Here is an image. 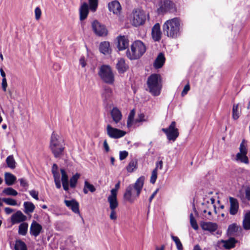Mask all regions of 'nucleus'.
<instances>
[{
  "label": "nucleus",
  "mask_w": 250,
  "mask_h": 250,
  "mask_svg": "<svg viewBox=\"0 0 250 250\" xmlns=\"http://www.w3.org/2000/svg\"><path fill=\"white\" fill-rule=\"evenodd\" d=\"M90 10L88 4L86 2L82 4L79 9L80 20L83 21L86 19Z\"/></svg>",
  "instance_id": "f3484780"
},
{
  "label": "nucleus",
  "mask_w": 250,
  "mask_h": 250,
  "mask_svg": "<svg viewBox=\"0 0 250 250\" xmlns=\"http://www.w3.org/2000/svg\"><path fill=\"white\" fill-rule=\"evenodd\" d=\"M230 202L229 213L231 215H234L237 214L239 209V203L238 200L233 197L229 198Z\"/></svg>",
  "instance_id": "a211bd4d"
},
{
  "label": "nucleus",
  "mask_w": 250,
  "mask_h": 250,
  "mask_svg": "<svg viewBox=\"0 0 250 250\" xmlns=\"http://www.w3.org/2000/svg\"><path fill=\"white\" fill-rule=\"evenodd\" d=\"M239 117L238 105L234 104L232 108V118L234 120H237Z\"/></svg>",
  "instance_id": "c03bdc74"
},
{
  "label": "nucleus",
  "mask_w": 250,
  "mask_h": 250,
  "mask_svg": "<svg viewBox=\"0 0 250 250\" xmlns=\"http://www.w3.org/2000/svg\"><path fill=\"white\" fill-rule=\"evenodd\" d=\"M151 35L155 41H159L161 38L162 32H151Z\"/></svg>",
  "instance_id": "09e8293b"
},
{
  "label": "nucleus",
  "mask_w": 250,
  "mask_h": 250,
  "mask_svg": "<svg viewBox=\"0 0 250 250\" xmlns=\"http://www.w3.org/2000/svg\"><path fill=\"white\" fill-rule=\"evenodd\" d=\"M49 148L56 158H60L64 154V141L54 131L52 132L50 137Z\"/></svg>",
  "instance_id": "f03ea898"
},
{
  "label": "nucleus",
  "mask_w": 250,
  "mask_h": 250,
  "mask_svg": "<svg viewBox=\"0 0 250 250\" xmlns=\"http://www.w3.org/2000/svg\"><path fill=\"white\" fill-rule=\"evenodd\" d=\"M88 190L91 192H94L95 191L96 188L93 185L90 184L88 181H85L83 191L84 194H87Z\"/></svg>",
  "instance_id": "2f4dec72"
},
{
  "label": "nucleus",
  "mask_w": 250,
  "mask_h": 250,
  "mask_svg": "<svg viewBox=\"0 0 250 250\" xmlns=\"http://www.w3.org/2000/svg\"><path fill=\"white\" fill-rule=\"evenodd\" d=\"M135 114V112L134 109L131 110L130 112L129 113L127 120V125L128 126H130L131 125V124L134 119Z\"/></svg>",
  "instance_id": "37998d69"
},
{
  "label": "nucleus",
  "mask_w": 250,
  "mask_h": 250,
  "mask_svg": "<svg viewBox=\"0 0 250 250\" xmlns=\"http://www.w3.org/2000/svg\"><path fill=\"white\" fill-rule=\"evenodd\" d=\"M62 185L63 189L65 191H68L69 189V183L68 181L62 182Z\"/></svg>",
  "instance_id": "e2e57ef3"
},
{
  "label": "nucleus",
  "mask_w": 250,
  "mask_h": 250,
  "mask_svg": "<svg viewBox=\"0 0 250 250\" xmlns=\"http://www.w3.org/2000/svg\"><path fill=\"white\" fill-rule=\"evenodd\" d=\"M167 35L168 37L172 38H177L180 35V32H166Z\"/></svg>",
  "instance_id": "5fc2aeb1"
},
{
  "label": "nucleus",
  "mask_w": 250,
  "mask_h": 250,
  "mask_svg": "<svg viewBox=\"0 0 250 250\" xmlns=\"http://www.w3.org/2000/svg\"><path fill=\"white\" fill-rule=\"evenodd\" d=\"M147 85L149 92L152 95H159L162 87L161 76L158 74L150 75L147 78Z\"/></svg>",
  "instance_id": "7ed1b4c3"
},
{
  "label": "nucleus",
  "mask_w": 250,
  "mask_h": 250,
  "mask_svg": "<svg viewBox=\"0 0 250 250\" xmlns=\"http://www.w3.org/2000/svg\"><path fill=\"white\" fill-rule=\"evenodd\" d=\"M145 116L144 114L143 113H140L138 114L137 118L136 119V122H141L145 121L146 120L145 119Z\"/></svg>",
  "instance_id": "4d7b16f0"
},
{
  "label": "nucleus",
  "mask_w": 250,
  "mask_h": 250,
  "mask_svg": "<svg viewBox=\"0 0 250 250\" xmlns=\"http://www.w3.org/2000/svg\"><path fill=\"white\" fill-rule=\"evenodd\" d=\"M137 167V161L132 160L126 167V170L128 172H132Z\"/></svg>",
  "instance_id": "e433bc0d"
},
{
  "label": "nucleus",
  "mask_w": 250,
  "mask_h": 250,
  "mask_svg": "<svg viewBox=\"0 0 250 250\" xmlns=\"http://www.w3.org/2000/svg\"><path fill=\"white\" fill-rule=\"evenodd\" d=\"M117 216L115 209H111V213L110 214V219L111 220H115L117 219Z\"/></svg>",
  "instance_id": "13d9d810"
},
{
  "label": "nucleus",
  "mask_w": 250,
  "mask_h": 250,
  "mask_svg": "<svg viewBox=\"0 0 250 250\" xmlns=\"http://www.w3.org/2000/svg\"><path fill=\"white\" fill-rule=\"evenodd\" d=\"M240 152L239 153H242L243 154H247L248 152V150L247 147L245 144V141L243 140L240 145L239 147Z\"/></svg>",
  "instance_id": "a18cd8bd"
},
{
  "label": "nucleus",
  "mask_w": 250,
  "mask_h": 250,
  "mask_svg": "<svg viewBox=\"0 0 250 250\" xmlns=\"http://www.w3.org/2000/svg\"><path fill=\"white\" fill-rule=\"evenodd\" d=\"M117 47L119 51L127 48L129 46L128 39L125 36H119L117 38Z\"/></svg>",
  "instance_id": "f8f14e48"
},
{
  "label": "nucleus",
  "mask_w": 250,
  "mask_h": 250,
  "mask_svg": "<svg viewBox=\"0 0 250 250\" xmlns=\"http://www.w3.org/2000/svg\"><path fill=\"white\" fill-rule=\"evenodd\" d=\"M35 18L36 20H39L41 18L42 12L41 9L37 7L35 8Z\"/></svg>",
  "instance_id": "3c124183"
},
{
  "label": "nucleus",
  "mask_w": 250,
  "mask_h": 250,
  "mask_svg": "<svg viewBox=\"0 0 250 250\" xmlns=\"http://www.w3.org/2000/svg\"><path fill=\"white\" fill-rule=\"evenodd\" d=\"M26 219L27 217L21 210H18L16 213L12 215L11 221L12 225H14L21 222L23 223Z\"/></svg>",
  "instance_id": "9b49d317"
},
{
  "label": "nucleus",
  "mask_w": 250,
  "mask_h": 250,
  "mask_svg": "<svg viewBox=\"0 0 250 250\" xmlns=\"http://www.w3.org/2000/svg\"><path fill=\"white\" fill-rule=\"evenodd\" d=\"M190 89V86L188 84H187V85H186L181 93V95L182 96H184L185 95H186L188 92L189 90Z\"/></svg>",
  "instance_id": "6e6d98bb"
},
{
  "label": "nucleus",
  "mask_w": 250,
  "mask_h": 250,
  "mask_svg": "<svg viewBox=\"0 0 250 250\" xmlns=\"http://www.w3.org/2000/svg\"><path fill=\"white\" fill-rule=\"evenodd\" d=\"M53 175V178L55 180H60V175L59 171H57L52 173Z\"/></svg>",
  "instance_id": "69168bd1"
},
{
  "label": "nucleus",
  "mask_w": 250,
  "mask_h": 250,
  "mask_svg": "<svg viewBox=\"0 0 250 250\" xmlns=\"http://www.w3.org/2000/svg\"><path fill=\"white\" fill-rule=\"evenodd\" d=\"M23 207L24 208V212L27 214L32 213L35 209V205L31 202H24Z\"/></svg>",
  "instance_id": "a878e982"
},
{
  "label": "nucleus",
  "mask_w": 250,
  "mask_h": 250,
  "mask_svg": "<svg viewBox=\"0 0 250 250\" xmlns=\"http://www.w3.org/2000/svg\"><path fill=\"white\" fill-rule=\"evenodd\" d=\"M112 95V90L110 87L108 86L104 87V92L102 93V97L105 101H107L111 97Z\"/></svg>",
  "instance_id": "c85d7f7f"
},
{
  "label": "nucleus",
  "mask_w": 250,
  "mask_h": 250,
  "mask_svg": "<svg viewBox=\"0 0 250 250\" xmlns=\"http://www.w3.org/2000/svg\"><path fill=\"white\" fill-rule=\"evenodd\" d=\"M80 177V174L76 173L75 175H73L70 179V186L71 188H74L76 187L78 180Z\"/></svg>",
  "instance_id": "f704fd0d"
},
{
  "label": "nucleus",
  "mask_w": 250,
  "mask_h": 250,
  "mask_svg": "<svg viewBox=\"0 0 250 250\" xmlns=\"http://www.w3.org/2000/svg\"><path fill=\"white\" fill-rule=\"evenodd\" d=\"M28 225L27 223H21L19 226L18 233L20 235L25 236L27 233Z\"/></svg>",
  "instance_id": "7c9ffc66"
},
{
  "label": "nucleus",
  "mask_w": 250,
  "mask_h": 250,
  "mask_svg": "<svg viewBox=\"0 0 250 250\" xmlns=\"http://www.w3.org/2000/svg\"><path fill=\"white\" fill-rule=\"evenodd\" d=\"M237 241L233 237L229 238L228 240L224 241V247L227 250H230L235 246Z\"/></svg>",
  "instance_id": "393cba45"
},
{
  "label": "nucleus",
  "mask_w": 250,
  "mask_h": 250,
  "mask_svg": "<svg viewBox=\"0 0 250 250\" xmlns=\"http://www.w3.org/2000/svg\"><path fill=\"white\" fill-rule=\"evenodd\" d=\"M171 239L175 242L178 250H183V245L178 237L171 235Z\"/></svg>",
  "instance_id": "ea45409f"
},
{
  "label": "nucleus",
  "mask_w": 250,
  "mask_h": 250,
  "mask_svg": "<svg viewBox=\"0 0 250 250\" xmlns=\"http://www.w3.org/2000/svg\"><path fill=\"white\" fill-rule=\"evenodd\" d=\"M16 177L9 172L4 173V181L6 185L12 186L16 181Z\"/></svg>",
  "instance_id": "5701e85b"
},
{
  "label": "nucleus",
  "mask_w": 250,
  "mask_h": 250,
  "mask_svg": "<svg viewBox=\"0 0 250 250\" xmlns=\"http://www.w3.org/2000/svg\"><path fill=\"white\" fill-rule=\"evenodd\" d=\"M145 177H140L134 184L129 185L126 188L124 195V199L131 204L134 203L141 193L144 186Z\"/></svg>",
  "instance_id": "f257e3e1"
},
{
  "label": "nucleus",
  "mask_w": 250,
  "mask_h": 250,
  "mask_svg": "<svg viewBox=\"0 0 250 250\" xmlns=\"http://www.w3.org/2000/svg\"><path fill=\"white\" fill-rule=\"evenodd\" d=\"M98 75L101 80L106 83L113 84L114 82V75L109 65H102L100 67Z\"/></svg>",
  "instance_id": "39448f33"
},
{
  "label": "nucleus",
  "mask_w": 250,
  "mask_h": 250,
  "mask_svg": "<svg viewBox=\"0 0 250 250\" xmlns=\"http://www.w3.org/2000/svg\"><path fill=\"white\" fill-rule=\"evenodd\" d=\"M241 228L236 223H233L229 226L228 229V233L230 235H233L235 233L238 232L241 230Z\"/></svg>",
  "instance_id": "cd10ccee"
},
{
  "label": "nucleus",
  "mask_w": 250,
  "mask_h": 250,
  "mask_svg": "<svg viewBox=\"0 0 250 250\" xmlns=\"http://www.w3.org/2000/svg\"><path fill=\"white\" fill-rule=\"evenodd\" d=\"M132 24L135 27L143 25L146 19L145 12L140 9H135L132 11Z\"/></svg>",
  "instance_id": "423d86ee"
},
{
  "label": "nucleus",
  "mask_w": 250,
  "mask_h": 250,
  "mask_svg": "<svg viewBox=\"0 0 250 250\" xmlns=\"http://www.w3.org/2000/svg\"><path fill=\"white\" fill-rule=\"evenodd\" d=\"M107 200L109 203L110 209H115L118 206V202L117 198L108 197Z\"/></svg>",
  "instance_id": "4c0bfd02"
},
{
  "label": "nucleus",
  "mask_w": 250,
  "mask_h": 250,
  "mask_svg": "<svg viewBox=\"0 0 250 250\" xmlns=\"http://www.w3.org/2000/svg\"><path fill=\"white\" fill-rule=\"evenodd\" d=\"M179 19L175 18L167 21L163 25V31H179L180 28Z\"/></svg>",
  "instance_id": "6e6552de"
},
{
  "label": "nucleus",
  "mask_w": 250,
  "mask_h": 250,
  "mask_svg": "<svg viewBox=\"0 0 250 250\" xmlns=\"http://www.w3.org/2000/svg\"><path fill=\"white\" fill-rule=\"evenodd\" d=\"M89 9L92 12L97 10L98 6V0H88Z\"/></svg>",
  "instance_id": "58836bf2"
},
{
  "label": "nucleus",
  "mask_w": 250,
  "mask_h": 250,
  "mask_svg": "<svg viewBox=\"0 0 250 250\" xmlns=\"http://www.w3.org/2000/svg\"><path fill=\"white\" fill-rule=\"evenodd\" d=\"M117 190L116 189H112L111 190V195L109 196L108 197L117 198Z\"/></svg>",
  "instance_id": "680f3d73"
},
{
  "label": "nucleus",
  "mask_w": 250,
  "mask_h": 250,
  "mask_svg": "<svg viewBox=\"0 0 250 250\" xmlns=\"http://www.w3.org/2000/svg\"><path fill=\"white\" fill-rule=\"evenodd\" d=\"M108 9L114 14H120L122 10L120 3L117 0L109 2L108 5Z\"/></svg>",
  "instance_id": "6ab92c4d"
},
{
  "label": "nucleus",
  "mask_w": 250,
  "mask_h": 250,
  "mask_svg": "<svg viewBox=\"0 0 250 250\" xmlns=\"http://www.w3.org/2000/svg\"><path fill=\"white\" fill-rule=\"evenodd\" d=\"M92 27L93 31H107L105 26L97 20L92 22Z\"/></svg>",
  "instance_id": "b1692460"
},
{
  "label": "nucleus",
  "mask_w": 250,
  "mask_h": 250,
  "mask_svg": "<svg viewBox=\"0 0 250 250\" xmlns=\"http://www.w3.org/2000/svg\"><path fill=\"white\" fill-rule=\"evenodd\" d=\"M190 223L192 228L195 230H197L199 228L197 221L191 213L190 214Z\"/></svg>",
  "instance_id": "a19ab883"
},
{
  "label": "nucleus",
  "mask_w": 250,
  "mask_h": 250,
  "mask_svg": "<svg viewBox=\"0 0 250 250\" xmlns=\"http://www.w3.org/2000/svg\"><path fill=\"white\" fill-rule=\"evenodd\" d=\"M6 162L7 167L11 169H14L16 167V162L12 155L8 156L6 159Z\"/></svg>",
  "instance_id": "473e14b6"
},
{
  "label": "nucleus",
  "mask_w": 250,
  "mask_h": 250,
  "mask_svg": "<svg viewBox=\"0 0 250 250\" xmlns=\"http://www.w3.org/2000/svg\"><path fill=\"white\" fill-rule=\"evenodd\" d=\"M29 193H30V195L33 198H34L35 199H36L37 200H39V198H38L39 193L38 191H36L35 190H32L29 191Z\"/></svg>",
  "instance_id": "864d4df0"
},
{
  "label": "nucleus",
  "mask_w": 250,
  "mask_h": 250,
  "mask_svg": "<svg viewBox=\"0 0 250 250\" xmlns=\"http://www.w3.org/2000/svg\"><path fill=\"white\" fill-rule=\"evenodd\" d=\"M2 201L8 205L16 206L17 205V201L10 198H3L2 199Z\"/></svg>",
  "instance_id": "79ce46f5"
},
{
  "label": "nucleus",
  "mask_w": 250,
  "mask_h": 250,
  "mask_svg": "<svg viewBox=\"0 0 250 250\" xmlns=\"http://www.w3.org/2000/svg\"><path fill=\"white\" fill-rule=\"evenodd\" d=\"M110 114L113 121L116 123L118 124L120 122L122 118V114L121 111L117 107H114L111 110Z\"/></svg>",
  "instance_id": "aec40b11"
},
{
  "label": "nucleus",
  "mask_w": 250,
  "mask_h": 250,
  "mask_svg": "<svg viewBox=\"0 0 250 250\" xmlns=\"http://www.w3.org/2000/svg\"><path fill=\"white\" fill-rule=\"evenodd\" d=\"M7 82L6 78L2 79V88L4 91H6L7 87Z\"/></svg>",
  "instance_id": "052dcab7"
},
{
  "label": "nucleus",
  "mask_w": 250,
  "mask_h": 250,
  "mask_svg": "<svg viewBox=\"0 0 250 250\" xmlns=\"http://www.w3.org/2000/svg\"><path fill=\"white\" fill-rule=\"evenodd\" d=\"M80 63L82 65L83 67H84L85 66L86 63L85 61V58L84 57H81L80 59Z\"/></svg>",
  "instance_id": "338daca9"
},
{
  "label": "nucleus",
  "mask_w": 250,
  "mask_h": 250,
  "mask_svg": "<svg viewBox=\"0 0 250 250\" xmlns=\"http://www.w3.org/2000/svg\"><path fill=\"white\" fill-rule=\"evenodd\" d=\"M42 229V226L35 221H33L30 228V233L35 237L38 236Z\"/></svg>",
  "instance_id": "dca6fc26"
},
{
  "label": "nucleus",
  "mask_w": 250,
  "mask_h": 250,
  "mask_svg": "<svg viewBox=\"0 0 250 250\" xmlns=\"http://www.w3.org/2000/svg\"><path fill=\"white\" fill-rule=\"evenodd\" d=\"M131 51L127 49L126 52L128 58L131 60H137L141 57L146 51L144 43L140 41H135L131 45Z\"/></svg>",
  "instance_id": "20e7f679"
},
{
  "label": "nucleus",
  "mask_w": 250,
  "mask_h": 250,
  "mask_svg": "<svg viewBox=\"0 0 250 250\" xmlns=\"http://www.w3.org/2000/svg\"><path fill=\"white\" fill-rule=\"evenodd\" d=\"M243 227L245 230H250V210L245 215Z\"/></svg>",
  "instance_id": "c756f323"
},
{
  "label": "nucleus",
  "mask_w": 250,
  "mask_h": 250,
  "mask_svg": "<svg viewBox=\"0 0 250 250\" xmlns=\"http://www.w3.org/2000/svg\"><path fill=\"white\" fill-rule=\"evenodd\" d=\"M64 202L65 205L70 208L73 212L76 214H80L79 204L75 199L71 200H65Z\"/></svg>",
  "instance_id": "4468645a"
},
{
  "label": "nucleus",
  "mask_w": 250,
  "mask_h": 250,
  "mask_svg": "<svg viewBox=\"0 0 250 250\" xmlns=\"http://www.w3.org/2000/svg\"><path fill=\"white\" fill-rule=\"evenodd\" d=\"M116 68L119 74H124L129 69V66L124 59L120 58L118 60Z\"/></svg>",
  "instance_id": "2eb2a0df"
},
{
  "label": "nucleus",
  "mask_w": 250,
  "mask_h": 250,
  "mask_svg": "<svg viewBox=\"0 0 250 250\" xmlns=\"http://www.w3.org/2000/svg\"><path fill=\"white\" fill-rule=\"evenodd\" d=\"M165 60L166 59L164 54L162 53H159L154 62V67L156 69L161 68L164 64Z\"/></svg>",
  "instance_id": "412c9836"
},
{
  "label": "nucleus",
  "mask_w": 250,
  "mask_h": 250,
  "mask_svg": "<svg viewBox=\"0 0 250 250\" xmlns=\"http://www.w3.org/2000/svg\"><path fill=\"white\" fill-rule=\"evenodd\" d=\"M2 194L7 196H16L18 195V192L12 188L8 187L4 188Z\"/></svg>",
  "instance_id": "72a5a7b5"
},
{
  "label": "nucleus",
  "mask_w": 250,
  "mask_h": 250,
  "mask_svg": "<svg viewBox=\"0 0 250 250\" xmlns=\"http://www.w3.org/2000/svg\"><path fill=\"white\" fill-rule=\"evenodd\" d=\"M13 250H28L26 244L20 239L16 240Z\"/></svg>",
  "instance_id": "bb28decb"
},
{
  "label": "nucleus",
  "mask_w": 250,
  "mask_h": 250,
  "mask_svg": "<svg viewBox=\"0 0 250 250\" xmlns=\"http://www.w3.org/2000/svg\"><path fill=\"white\" fill-rule=\"evenodd\" d=\"M60 171L62 174V182L68 181V177L65 170L63 168H61Z\"/></svg>",
  "instance_id": "de8ad7c7"
},
{
  "label": "nucleus",
  "mask_w": 250,
  "mask_h": 250,
  "mask_svg": "<svg viewBox=\"0 0 250 250\" xmlns=\"http://www.w3.org/2000/svg\"><path fill=\"white\" fill-rule=\"evenodd\" d=\"M19 181L20 182L21 186L25 188V190H26L29 186V184L27 180L24 178H21L19 179Z\"/></svg>",
  "instance_id": "8fccbe9b"
},
{
  "label": "nucleus",
  "mask_w": 250,
  "mask_h": 250,
  "mask_svg": "<svg viewBox=\"0 0 250 250\" xmlns=\"http://www.w3.org/2000/svg\"><path fill=\"white\" fill-rule=\"evenodd\" d=\"M157 178V170H156V169H153L152 172V174H151V178H150V183L152 184H154L156 181Z\"/></svg>",
  "instance_id": "49530a36"
},
{
  "label": "nucleus",
  "mask_w": 250,
  "mask_h": 250,
  "mask_svg": "<svg viewBox=\"0 0 250 250\" xmlns=\"http://www.w3.org/2000/svg\"><path fill=\"white\" fill-rule=\"evenodd\" d=\"M107 134L111 138L118 139L125 135L126 132L123 130L114 128L110 125L106 126Z\"/></svg>",
  "instance_id": "1a4fd4ad"
},
{
  "label": "nucleus",
  "mask_w": 250,
  "mask_h": 250,
  "mask_svg": "<svg viewBox=\"0 0 250 250\" xmlns=\"http://www.w3.org/2000/svg\"><path fill=\"white\" fill-rule=\"evenodd\" d=\"M176 123L173 121L167 128H163L162 131L167 135V139L169 141L174 142L179 136L178 129L176 128Z\"/></svg>",
  "instance_id": "0eeeda50"
},
{
  "label": "nucleus",
  "mask_w": 250,
  "mask_h": 250,
  "mask_svg": "<svg viewBox=\"0 0 250 250\" xmlns=\"http://www.w3.org/2000/svg\"><path fill=\"white\" fill-rule=\"evenodd\" d=\"M246 197L250 201V188H248L246 190Z\"/></svg>",
  "instance_id": "774afa93"
},
{
  "label": "nucleus",
  "mask_w": 250,
  "mask_h": 250,
  "mask_svg": "<svg viewBox=\"0 0 250 250\" xmlns=\"http://www.w3.org/2000/svg\"><path fill=\"white\" fill-rule=\"evenodd\" d=\"M163 166V162L162 160L158 162L156 164V167L154 169L157 170L158 168H159L160 169H162Z\"/></svg>",
  "instance_id": "bf43d9fd"
},
{
  "label": "nucleus",
  "mask_w": 250,
  "mask_h": 250,
  "mask_svg": "<svg viewBox=\"0 0 250 250\" xmlns=\"http://www.w3.org/2000/svg\"><path fill=\"white\" fill-rule=\"evenodd\" d=\"M99 50L101 53L104 54H110L111 53V48L108 42H101L99 46Z\"/></svg>",
  "instance_id": "4be33fe9"
},
{
  "label": "nucleus",
  "mask_w": 250,
  "mask_h": 250,
  "mask_svg": "<svg viewBox=\"0 0 250 250\" xmlns=\"http://www.w3.org/2000/svg\"><path fill=\"white\" fill-rule=\"evenodd\" d=\"M236 160L246 164L249 163V160L248 157L247 156V154L238 153L236 156Z\"/></svg>",
  "instance_id": "c9c22d12"
},
{
  "label": "nucleus",
  "mask_w": 250,
  "mask_h": 250,
  "mask_svg": "<svg viewBox=\"0 0 250 250\" xmlns=\"http://www.w3.org/2000/svg\"><path fill=\"white\" fill-rule=\"evenodd\" d=\"M151 31H160V25L159 23H156L152 28Z\"/></svg>",
  "instance_id": "0e129e2a"
},
{
  "label": "nucleus",
  "mask_w": 250,
  "mask_h": 250,
  "mask_svg": "<svg viewBox=\"0 0 250 250\" xmlns=\"http://www.w3.org/2000/svg\"><path fill=\"white\" fill-rule=\"evenodd\" d=\"M175 10V4L170 0H165L162 6L158 9L159 13H164L167 12H172Z\"/></svg>",
  "instance_id": "9d476101"
},
{
  "label": "nucleus",
  "mask_w": 250,
  "mask_h": 250,
  "mask_svg": "<svg viewBox=\"0 0 250 250\" xmlns=\"http://www.w3.org/2000/svg\"><path fill=\"white\" fill-rule=\"evenodd\" d=\"M201 228L204 230H207L210 232H212L217 230L218 225L216 223L211 222H204L200 223Z\"/></svg>",
  "instance_id": "ddd939ff"
},
{
  "label": "nucleus",
  "mask_w": 250,
  "mask_h": 250,
  "mask_svg": "<svg viewBox=\"0 0 250 250\" xmlns=\"http://www.w3.org/2000/svg\"><path fill=\"white\" fill-rule=\"evenodd\" d=\"M128 155V152L126 151H121L120 152V160H123L125 159Z\"/></svg>",
  "instance_id": "603ef678"
}]
</instances>
